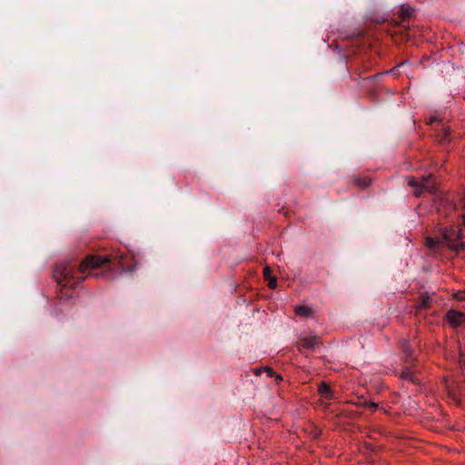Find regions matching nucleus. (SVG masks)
<instances>
[{"mask_svg":"<svg viewBox=\"0 0 465 465\" xmlns=\"http://www.w3.org/2000/svg\"><path fill=\"white\" fill-rule=\"evenodd\" d=\"M124 255L120 252H114L105 255H89L81 262L77 261H66L56 264L54 270V277L57 284L61 287V292L69 296L65 289H74L84 279L86 273L94 277L100 276L99 273L92 271L100 267L109 265L110 270L115 269L121 272H133L136 269V262L127 264L124 261Z\"/></svg>","mask_w":465,"mask_h":465,"instance_id":"1","label":"nucleus"},{"mask_svg":"<svg viewBox=\"0 0 465 465\" xmlns=\"http://www.w3.org/2000/svg\"><path fill=\"white\" fill-rule=\"evenodd\" d=\"M460 239V232H457L455 230H451L450 232H446L443 234V240L442 244H445L447 247H449L451 250H454L456 252H460L461 250L465 249V242H456ZM428 247L434 249L436 248L441 242L439 240H435L432 238H427L426 240Z\"/></svg>","mask_w":465,"mask_h":465,"instance_id":"2","label":"nucleus"},{"mask_svg":"<svg viewBox=\"0 0 465 465\" xmlns=\"http://www.w3.org/2000/svg\"><path fill=\"white\" fill-rule=\"evenodd\" d=\"M432 174L422 176L421 181H417L414 177L408 178V185L414 189V194L416 197H420L424 192L430 193H436L437 187L434 182H432Z\"/></svg>","mask_w":465,"mask_h":465,"instance_id":"3","label":"nucleus"},{"mask_svg":"<svg viewBox=\"0 0 465 465\" xmlns=\"http://www.w3.org/2000/svg\"><path fill=\"white\" fill-rule=\"evenodd\" d=\"M319 345H320V339L318 336H315V335L310 336V337H307V336L301 337L297 342L298 350L301 351L303 350L312 351Z\"/></svg>","mask_w":465,"mask_h":465,"instance_id":"4","label":"nucleus"},{"mask_svg":"<svg viewBox=\"0 0 465 465\" xmlns=\"http://www.w3.org/2000/svg\"><path fill=\"white\" fill-rule=\"evenodd\" d=\"M446 319L452 327H458L465 322V313L455 310H450L446 313Z\"/></svg>","mask_w":465,"mask_h":465,"instance_id":"5","label":"nucleus"},{"mask_svg":"<svg viewBox=\"0 0 465 465\" xmlns=\"http://www.w3.org/2000/svg\"><path fill=\"white\" fill-rule=\"evenodd\" d=\"M413 365V362H409V361H405V367L401 371L400 374V378L403 380L411 381L414 384H418V379L415 376V373L411 371V366Z\"/></svg>","mask_w":465,"mask_h":465,"instance_id":"6","label":"nucleus"},{"mask_svg":"<svg viewBox=\"0 0 465 465\" xmlns=\"http://www.w3.org/2000/svg\"><path fill=\"white\" fill-rule=\"evenodd\" d=\"M318 392L322 397L327 400H331L333 397L331 387L323 381L319 384Z\"/></svg>","mask_w":465,"mask_h":465,"instance_id":"7","label":"nucleus"},{"mask_svg":"<svg viewBox=\"0 0 465 465\" xmlns=\"http://www.w3.org/2000/svg\"><path fill=\"white\" fill-rule=\"evenodd\" d=\"M431 305V297L428 292H423L419 297L418 307L420 309H429Z\"/></svg>","mask_w":465,"mask_h":465,"instance_id":"8","label":"nucleus"},{"mask_svg":"<svg viewBox=\"0 0 465 465\" xmlns=\"http://www.w3.org/2000/svg\"><path fill=\"white\" fill-rule=\"evenodd\" d=\"M401 351L405 357V361H409V362H413L414 359L412 358V349L410 345V342L404 341L401 344Z\"/></svg>","mask_w":465,"mask_h":465,"instance_id":"9","label":"nucleus"},{"mask_svg":"<svg viewBox=\"0 0 465 465\" xmlns=\"http://www.w3.org/2000/svg\"><path fill=\"white\" fill-rule=\"evenodd\" d=\"M437 137H438L440 143L442 144L449 143L451 140L450 130L447 128H441L439 131Z\"/></svg>","mask_w":465,"mask_h":465,"instance_id":"10","label":"nucleus"},{"mask_svg":"<svg viewBox=\"0 0 465 465\" xmlns=\"http://www.w3.org/2000/svg\"><path fill=\"white\" fill-rule=\"evenodd\" d=\"M413 14H414V9L411 6L407 5H401L399 10V15L403 20L411 18Z\"/></svg>","mask_w":465,"mask_h":465,"instance_id":"11","label":"nucleus"},{"mask_svg":"<svg viewBox=\"0 0 465 465\" xmlns=\"http://www.w3.org/2000/svg\"><path fill=\"white\" fill-rule=\"evenodd\" d=\"M295 313L299 316L309 317L312 314V311L308 306L301 305L295 308Z\"/></svg>","mask_w":465,"mask_h":465,"instance_id":"12","label":"nucleus"},{"mask_svg":"<svg viewBox=\"0 0 465 465\" xmlns=\"http://www.w3.org/2000/svg\"><path fill=\"white\" fill-rule=\"evenodd\" d=\"M354 182H355V184L361 189L367 188L371 183V181L369 179L361 178V177L355 178Z\"/></svg>","mask_w":465,"mask_h":465,"instance_id":"13","label":"nucleus"},{"mask_svg":"<svg viewBox=\"0 0 465 465\" xmlns=\"http://www.w3.org/2000/svg\"><path fill=\"white\" fill-rule=\"evenodd\" d=\"M264 371L267 373L269 377H275L276 380H282L281 375H276L274 371L271 368H264Z\"/></svg>","mask_w":465,"mask_h":465,"instance_id":"14","label":"nucleus"},{"mask_svg":"<svg viewBox=\"0 0 465 465\" xmlns=\"http://www.w3.org/2000/svg\"><path fill=\"white\" fill-rule=\"evenodd\" d=\"M368 401L367 400L365 399H359L356 402H354L353 404L357 407H361V408H367V405H368Z\"/></svg>","mask_w":465,"mask_h":465,"instance_id":"15","label":"nucleus"},{"mask_svg":"<svg viewBox=\"0 0 465 465\" xmlns=\"http://www.w3.org/2000/svg\"><path fill=\"white\" fill-rule=\"evenodd\" d=\"M268 281V286L270 289H275L277 287V279L276 277H272L267 280Z\"/></svg>","mask_w":465,"mask_h":465,"instance_id":"16","label":"nucleus"},{"mask_svg":"<svg viewBox=\"0 0 465 465\" xmlns=\"http://www.w3.org/2000/svg\"><path fill=\"white\" fill-rule=\"evenodd\" d=\"M263 277L265 280L272 278V270L269 266H265L263 269Z\"/></svg>","mask_w":465,"mask_h":465,"instance_id":"17","label":"nucleus"},{"mask_svg":"<svg viewBox=\"0 0 465 465\" xmlns=\"http://www.w3.org/2000/svg\"><path fill=\"white\" fill-rule=\"evenodd\" d=\"M367 408H370L371 411H376L378 409V403L373 401H368Z\"/></svg>","mask_w":465,"mask_h":465,"instance_id":"18","label":"nucleus"},{"mask_svg":"<svg viewBox=\"0 0 465 465\" xmlns=\"http://www.w3.org/2000/svg\"><path fill=\"white\" fill-rule=\"evenodd\" d=\"M460 300H465V290L458 294Z\"/></svg>","mask_w":465,"mask_h":465,"instance_id":"19","label":"nucleus"},{"mask_svg":"<svg viewBox=\"0 0 465 465\" xmlns=\"http://www.w3.org/2000/svg\"><path fill=\"white\" fill-rule=\"evenodd\" d=\"M253 371L255 375H260L262 372L264 371V369H255Z\"/></svg>","mask_w":465,"mask_h":465,"instance_id":"20","label":"nucleus"},{"mask_svg":"<svg viewBox=\"0 0 465 465\" xmlns=\"http://www.w3.org/2000/svg\"><path fill=\"white\" fill-rule=\"evenodd\" d=\"M436 121H437V118H436V117H432V118L430 119V123H433V122H436Z\"/></svg>","mask_w":465,"mask_h":465,"instance_id":"21","label":"nucleus"},{"mask_svg":"<svg viewBox=\"0 0 465 465\" xmlns=\"http://www.w3.org/2000/svg\"><path fill=\"white\" fill-rule=\"evenodd\" d=\"M109 273H110V272H109V271H108V272H103V274H104V275H107V274H109Z\"/></svg>","mask_w":465,"mask_h":465,"instance_id":"22","label":"nucleus"},{"mask_svg":"<svg viewBox=\"0 0 465 465\" xmlns=\"http://www.w3.org/2000/svg\"><path fill=\"white\" fill-rule=\"evenodd\" d=\"M463 208L465 209V199L463 200Z\"/></svg>","mask_w":465,"mask_h":465,"instance_id":"23","label":"nucleus"}]
</instances>
